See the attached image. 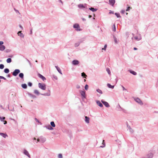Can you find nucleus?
Segmentation results:
<instances>
[{
	"mask_svg": "<svg viewBox=\"0 0 158 158\" xmlns=\"http://www.w3.org/2000/svg\"><path fill=\"white\" fill-rule=\"evenodd\" d=\"M38 86L42 89L44 90L46 89V85L44 84L40 83L38 84Z\"/></svg>",
	"mask_w": 158,
	"mask_h": 158,
	"instance_id": "nucleus-1",
	"label": "nucleus"
},
{
	"mask_svg": "<svg viewBox=\"0 0 158 158\" xmlns=\"http://www.w3.org/2000/svg\"><path fill=\"white\" fill-rule=\"evenodd\" d=\"M73 27L76 29V30L77 31H81V29L80 28V26L78 24H75L73 25Z\"/></svg>",
	"mask_w": 158,
	"mask_h": 158,
	"instance_id": "nucleus-2",
	"label": "nucleus"
},
{
	"mask_svg": "<svg viewBox=\"0 0 158 158\" xmlns=\"http://www.w3.org/2000/svg\"><path fill=\"white\" fill-rule=\"evenodd\" d=\"M20 72V71L19 69H16L13 73L12 74L14 76H16Z\"/></svg>",
	"mask_w": 158,
	"mask_h": 158,
	"instance_id": "nucleus-3",
	"label": "nucleus"
},
{
	"mask_svg": "<svg viewBox=\"0 0 158 158\" xmlns=\"http://www.w3.org/2000/svg\"><path fill=\"white\" fill-rule=\"evenodd\" d=\"M72 64L73 65H78L79 63V61L77 60H74L72 62Z\"/></svg>",
	"mask_w": 158,
	"mask_h": 158,
	"instance_id": "nucleus-4",
	"label": "nucleus"
},
{
	"mask_svg": "<svg viewBox=\"0 0 158 158\" xmlns=\"http://www.w3.org/2000/svg\"><path fill=\"white\" fill-rule=\"evenodd\" d=\"M109 4L112 6H114V4L115 3V0H109Z\"/></svg>",
	"mask_w": 158,
	"mask_h": 158,
	"instance_id": "nucleus-5",
	"label": "nucleus"
},
{
	"mask_svg": "<svg viewBox=\"0 0 158 158\" xmlns=\"http://www.w3.org/2000/svg\"><path fill=\"white\" fill-rule=\"evenodd\" d=\"M135 101L138 103H139L140 104V105H143V103L141 101V100L138 98H137L136 99H135Z\"/></svg>",
	"mask_w": 158,
	"mask_h": 158,
	"instance_id": "nucleus-6",
	"label": "nucleus"
},
{
	"mask_svg": "<svg viewBox=\"0 0 158 158\" xmlns=\"http://www.w3.org/2000/svg\"><path fill=\"white\" fill-rule=\"evenodd\" d=\"M102 103L106 107H109L110 106L108 102L105 101H103L102 100L101 101Z\"/></svg>",
	"mask_w": 158,
	"mask_h": 158,
	"instance_id": "nucleus-7",
	"label": "nucleus"
},
{
	"mask_svg": "<svg viewBox=\"0 0 158 158\" xmlns=\"http://www.w3.org/2000/svg\"><path fill=\"white\" fill-rule=\"evenodd\" d=\"M80 92L81 94V95L84 98H85V92L81 90L80 91Z\"/></svg>",
	"mask_w": 158,
	"mask_h": 158,
	"instance_id": "nucleus-8",
	"label": "nucleus"
},
{
	"mask_svg": "<svg viewBox=\"0 0 158 158\" xmlns=\"http://www.w3.org/2000/svg\"><path fill=\"white\" fill-rule=\"evenodd\" d=\"M24 154L27 156L29 157L30 158V156L29 155L28 152L26 150H24Z\"/></svg>",
	"mask_w": 158,
	"mask_h": 158,
	"instance_id": "nucleus-9",
	"label": "nucleus"
},
{
	"mask_svg": "<svg viewBox=\"0 0 158 158\" xmlns=\"http://www.w3.org/2000/svg\"><path fill=\"white\" fill-rule=\"evenodd\" d=\"M85 121L86 122V123H89V118L88 117L85 116Z\"/></svg>",
	"mask_w": 158,
	"mask_h": 158,
	"instance_id": "nucleus-10",
	"label": "nucleus"
},
{
	"mask_svg": "<svg viewBox=\"0 0 158 158\" xmlns=\"http://www.w3.org/2000/svg\"><path fill=\"white\" fill-rule=\"evenodd\" d=\"M38 76L39 77L41 78L43 81H44L45 80H46V78L40 74H38Z\"/></svg>",
	"mask_w": 158,
	"mask_h": 158,
	"instance_id": "nucleus-11",
	"label": "nucleus"
},
{
	"mask_svg": "<svg viewBox=\"0 0 158 158\" xmlns=\"http://www.w3.org/2000/svg\"><path fill=\"white\" fill-rule=\"evenodd\" d=\"M21 32L22 31H19L18 33V34L20 37L22 38H23L24 37V35L21 33Z\"/></svg>",
	"mask_w": 158,
	"mask_h": 158,
	"instance_id": "nucleus-12",
	"label": "nucleus"
},
{
	"mask_svg": "<svg viewBox=\"0 0 158 158\" xmlns=\"http://www.w3.org/2000/svg\"><path fill=\"white\" fill-rule=\"evenodd\" d=\"M5 46L3 45H0V50L3 51L5 49Z\"/></svg>",
	"mask_w": 158,
	"mask_h": 158,
	"instance_id": "nucleus-13",
	"label": "nucleus"
},
{
	"mask_svg": "<svg viewBox=\"0 0 158 158\" xmlns=\"http://www.w3.org/2000/svg\"><path fill=\"white\" fill-rule=\"evenodd\" d=\"M97 103L100 107H102L103 106V105L99 101H97Z\"/></svg>",
	"mask_w": 158,
	"mask_h": 158,
	"instance_id": "nucleus-14",
	"label": "nucleus"
},
{
	"mask_svg": "<svg viewBox=\"0 0 158 158\" xmlns=\"http://www.w3.org/2000/svg\"><path fill=\"white\" fill-rule=\"evenodd\" d=\"M107 86L110 88L113 89L114 87V85H111L110 84L108 83L107 84Z\"/></svg>",
	"mask_w": 158,
	"mask_h": 158,
	"instance_id": "nucleus-15",
	"label": "nucleus"
},
{
	"mask_svg": "<svg viewBox=\"0 0 158 158\" xmlns=\"http://www.w3.org/2000/svg\"><path fill=\"white\" fill-rule=\"evenodd\" d=\"M56 69H57V71H58V72L60 73L61 74H62L61 72V71L60 69V68H59V67H58V66H56Z\"/></svg>",
	"mask_w": 158,
	"mask_h": 158,
	"instance_id": "nucleus-16",
	"label": "nucleus"
},
{
	"mask_svg": "<svg viewBox=\"0 0 158 158\" xmlns=\"http://www.w3.org/2000/svg\"><path fill=\"white\" fill-rule=\"evenodd\" d=\"M78 7L79 8H85V6H83V5L82 4H80L79 5H78Z\"/></svg>",
	"mask_w": 158,
	"mask_h": 158,
	"instance_id": "nucleus-17",
	"label": "nucleus"
},
{
	"mask_svg": "<svg viewBox=\"0 0 158 158\" xmlns=\"http://www.w3.org/2000/svg\"><path fill=\"white\" fill-rule=\"evenodd\" d=\"M11 59L10 58H9L7 59L6 62L8 63H10L11 62Z\"/></svg>",
	"mask_w": 158,
	"mask_h": 158,
	"instance_id": "nucleus-18",
	"label": "nucleus"
},
{
	"mask_svg": "<svg viewBox=\"0 0 158 158\" xmlns=\"http://www.w3.org/2000/svg\"><path fill=\"white\" fill-rule=\"evenodd\" d=\"M22 86L23 88L24 89H26L27 88V85L26 84H22Z\"/></svg>",
	"mask_w": 158,
	"mask_h": 158,
	"instance_id": "nucleus-19",
	"label": "nucleus"
},
{
	"mask_svg": "<svg viewBox=\"0 0 158 158\" xmlns=\"http://www.w3.org/2000/svg\"><path fill=\"white\" fill-rule=\"evenodd\" d=\"M51 125L52 127H55V125L54 123L53 122H51Z\"/></svg>",
	"mask_w": 158,
	"mask_h": 158,
	"instance_id": "nucleus-20",
	"label": "nucleus"
},
{
	"mask_svg": "<svg viewBox=\"0 0 158 158\" xmlns=\"http://www.w3.org/2000/svg\"><path fill=\"white\" fill-rule=\"evenodd\" d=\"M19 77L22 78H23V74L22 73H19Z\"/></svg>",
	"mask_w": 158,
	"mask_h": 158,
	"instance_id": "nucleus-21",
	"label": "nucleus"
},
{
	"mask_svg": "<svg viewBox=\"0 0 158 158\" xmlns=\"http://www.w3.org/2000/svg\"><path fill=\"white\" fill-rule=\"evenodd\" d=\"M5 73H8L9 72V70L8 69H6L4 70Z\"/></svg>",
	"mask_w": 158,
	"mask_h": 158,
	"instance_id": "nucleus-22",
	"label": "nucleus"
},
{
	"mask_svg": "<svg viewBox=\"0 0 158 158\" xmlns=\"http://www.w3.org/2000/svg\"><path fill=\"white\" fill-rule=\"evenodd\" d=\"M81 76L84 77L85 78H86V77H87V75H86L85 74L84 72L81 73Z\"/></svg>",
	"mask_w": 158,
	"mask_h": 158,
	"instance_id": "nucleus-23",
	"label": "nucleus"
},
{
	"mask_svg": "<svg viewBox=\"0 0 158 158\" xmlns=\"http://www.w3.org/2000/svg\"><path fill=\"white\" fill-rule=\"evenodd\" d=\"M89 9L91 10L93 12L97 10L96 9H95L94 8L91 7V8H89Z\"/></svg>",
	"mask_w": 158,
	"mask_h": 158,
	"instance_id": "nucleus-24",
	"label": "nucleus"
},
{
	"mask_svg": "<svg viewBox=\"0 0 158 158\" xmlns=\"http://www.w3.org/2000/svg\"><path fill=\"white\" fill-rule=\"evenodd\" d=\"M34 93L36 94H39V92L38 90H35L34 91Z\"/></svg>",
	"mask_w": 158,
	"mask_h": 158,
	"instance_id": "nucleus-25",
	"label": "nucleus"
},
{
	"mask_svg": "<svg viewBox=\"0 0 158 158\" xmlns=\"http://www.w3.org/2000/svg\"><path fill=\"white\" fill-rule=\"evenodd\" d=\"M130 73L132 74H133L134 75H136V73L135 72V71H130Z\"/></svg>",
	"mask_w": 158,
	"mask_h": 158,
	"instance_id": "nucleus-26",
	"label": "nucleus"
},
{
	"mask_svg": "<svg viewBox=\"0 0 158 158\" xmlns=\"http://www.w3.org/2000/svg\"><path fill=\"white\" fill-rule=\"evenodd\" d=\"M97 91L99 93L102 94V91L100 89H98L97 90Z\"/></svg>",
	"mask_w": 158,
	"mask_h": 158,
	"instance_id": "nucleus-27",
	"label": "nucleus"
},
{
	"mask_svg": "<svg viewBox=\"0 0 158 158\" xmlns=\"http://www.w3.org/2000/svg\"><path fill=\"white\" fill-rule=\"evenodd\" d=\"M88 87H89L88 85H86L85 86V89L86 90H88Z\"/></svg>",
	"mask_w": 158,
	"mask_h": 158,
	"instance_id": "nucleus-28",
	"label": "nucleus"
},
{
	"mask_svg": "<svg viewBox=\"0 0 158 158\" xmlns=\"http://www.w3.org/2000/svg\"><path fill=\"white\" fill-rule=\"evenodd\" d=\"M102 144H103L104 145L103 146H101V147H102V148H103L105 146V143L104 142V140H103V142H102Z\"/></svg>",
	"mask_w": 158,
	"mask_h": 158,
	"instance_id": "nucleus-29",
	"label": "nucleus"
},
{
	"mask_svg": "<svg viewBox=\"0 0 158 158\" xmlns=\"http://www.w3.org/2000/svg\"><path fill=\"white\" fill-rule=\"evenodd\" d=\"M106 71L109 74H110V70L108 68L106 69Z\"/></svg>",
	"mask_w": 158,
	"mask_h": 158,
	"instance_id": "nucleus-30",
	"label": "nucleus"
},
{
	"mask_svg": "<svg viewBox=\"0 0 158 158\" xmlns=\"http://www.w3.org/2000/svg\"><path fill=\"white\" fill-rule=\"evenodd\" d=\"M4 67V65L2 64H0V69H3Z\"/></svg>",
	"mask_w": 158,
	"mask_h": 158,
	"instance_id": "nucleus-31",
	"label": "nucleus"
},
{
	"mask_svg": "<svg viewBox=\"0 0 158 158\" xmlns=\"http://www.w3.org/2000/svg\"><path fill=\"white\" fill-rule=\"evenodd\" d=\"M5 117H3V118L0 117V119L2 121H4V120L5 119Z\"/></svg>",
	"mask_w": 158,
	"mask_h": 158,
	"instance_id": "nucleus-32",
	"label": "nucleus"
},
{
	"mask_svg": "<svg viewBox=\"0 0 158 158\" xmlns=\"http://www.w3.org/2000/svg\"><path fill=\"white\" fill-rule=\"evenodd\" d=\"M115 15L117 16V17H120V15L119 14L117 13H115Z\"/></svg>",
	"mask_w": 158,
	"mask_h": 158,
	"instance_id": "nucleus-33",
	"label": "nucleus"
},
{
	"mask_svg": "<svg viewBox=\"0 0 158 158\" xmlns=\"http://www.w3.org/2000/svg\"><path fill=\"white\" fill-rule=\"evenodd\" d=\"M48 128L49 130H52L53 129V128L51 127L50 126H48Z\"/></svg>",
	"mask_w": 158,
	"mask_h": 158,
	"instance_id": "nucleus-34",
	"label": "nucleus"
},
{
	"mask_svg": "<svg viewBox=\"0 0 158 158\" xmlns=\"http://www.w3.org/2000/svg\"><path fill=\"white\" fill-rule=\"evenodd\" d=\"M58 157L59 158H62V154H59L58 155Z\"/></svg>",
	"mask_w": 158,
	"mask_h": 158,
	"instance_id": "nucleus-35",
	"label": "nucleus"
},
{
	"mask_svg": "<svg viewBox=\"0 0 158 158\" xmlns=\"http://www.w3.org/2000/svg\"><path fill=\"white\" fill-rule=\"evenodd\" d=\"M114 40L115 43L117 44L118 43V41L117 40V39L115 37H114Z\"/></svg>",
	"mask_w": 158,
	"mask_h": 158,
	"instance_id": "nucleus-36",
	"label": "nucleus"
},
{
	"mask_svg": "<svg viewBox=\"0 0 158 158\" xmlns=\"http://www.w3.org/2000/svg\"><path fill=\"white\" fill-rule=\"evenodd\" d=\"M106 47H107V45L106 44L105 45L104 48H102V50H106Z\"/></svg>",
	"mask_w": 158,
	"mask_h": 158,
	"instance_id": "nucleus-37",
	"label": "nucleus"
},
{
	"mask_svg": "<svg viewBox=\"0 0 158 158\" xmlns=\"http://www.w3.org/2000/svg\"><path fill=\"white\" fill-rule=\"evenodd\" d=\"M0 78L2 79L5 80H6V78L2 76H0Z\"/></svg>",
	"mask_w": 158,
	"mask_h": 158,
	"instance_id": "nucleus-38",
	"label": "nucleus"
},
{
	"mask_svg": "<svg viewBox=\"0 0 158 158\" xmlns=\"http://www.w3.org/2000/svg\"><path fill=\"white\" fill-rule=\"evenodd\" d=\"M114 28H113V31H116V28H115V24L114 25Z\"/></svg>",
	"mask_w": 158,
	"mask_h": 158,
	"instance_id": "nucleus-39",
	"label": "nucleus"
},
{
	"mask_svg": "<svg viewBox=\"0 0 158 158\" xmlns=\"http://www.w3.org/2000/svg\"><path fill=\"white\" fill-rule=\"evenodd\" d=\"M2 136L4 138H5L7 136V135L5 134H4V135H2Z\"/></svg>",
	"mask_w": 158,
	"mask_h": 158,
	"instance_id": "nucleus-40",
	"label": "nucleus"
},
{
	"mask_svg": "<svg viewBox=\"0 0 158 158\" xmlns=\"http://www.w3.org/2000/svg\"><path fill=\"white\" fill-rule=\"evenodd\" d=\"M76 88H77V89H79L80 88V86L78 85H76Z\"/></svg>",
	"mask_w": 158,
	"mask_h": 158,
	"instance_id": "nucleus-41",
	"label": "nucleus"
},
{
	"mask_svg": "<svg viewBox=\"0 0 158 158\" xmlns=\"http://www.w3.org/2000/svg\"><path fill=\"white\" fill-rule=\"evenodd\" d=\"M28 85L29 86H31L32 85V83L31 82H29L28 83Z\"/></svg>",
	"mask_w": 158,
	"mask_h": 158,
	"instance_id": "nucleus-42",
	"label": "nucleus"
},
{
	"mask_svg": "<svg viewBox=\"0 0 158 158\" xmlns=\"http://www.w3.org/2000/svg\"><path fill=\"white\" fill-rule=\"evenodd\" d=\"M125 12V11L124 10H122L121 11V13L122 14H124Z\"/></svg>",
	"mask_w": 158,
	"mask_h": 158,
	"instance_id": "nucleus-43",
	"label": "nucleus"
},
{
	"mask_svg": "<svg viewBox=\"0 0 158 158\" xmlns=\"http://www.w3.org/2000/svg\"><path fill=\"white\" fill-rule=\"evenodd\" d=\"M3 41H0V45H2V44H3Z\"/></svg>",
	"mask_w": 158,
	"mask_h": 158,
	"instance_id": "nucleus-44",
	"label": "nucleus"
},
{
	"mask_svg": "<svg viewBox=\"0 0 158 158\" xmlns=\"http://www.w3.org/2000/svg\"><path fill=\"white\" fill-rule=\"evenodd\" d=\"M130 8V7L129 6L127 7V10H126L127 11L129 10Z\"/></svg>",
	"mask_w": 158,
	"mask_h": 158,
	"instance_id": "nucleus-45",
	"label": "nucleus"
},
{
	"mask_svg": "<svg viewBox=\"0 0 158 158\" xmlns=\"http://www.w3.org/2000/svg\"><path fill=\"white\" fill-rule=\"evenodd\" d=\"M3 122H4V124L7 123V121H3Z\"/></svg>",
	"mask_w": 158,
	"mask_h": 158,
	"instance_id": "nucleus-46",
	"label": "nucleus"
},
{
	"mask_svg": "<svg viewBox=\"0 0 158 158\" xmlns=\"http://www.w3.org/2000/svg\"><path fill=\"white\" fill-rule=\"evenodd\" d=\"M122 87L123 88V90H126V89H125V88L123 86H122Z\"/></svg>",
	"mask_w": 158,
	"mask_h": 158,
	"instance_id": "nucleus-47",
	"label": "nucleus"
},
{
	"mask_svg": "<svg viewBox=\"0 0 158 158\" xmlns=\"http://www.w3.org/2000/svg\"><path fill=\"white\" fill-rule=\"evenodd\" d=\"M35 120L36 122H39V121L36 118H35Z\"/></svg>",
	"mask_w": 158,
	"mask_h": 158,
	"instance_id": "nucleus-48",
	"label": "nucleus"
},
{
	"mask_svg": "<svg viewBox=\"0 0 158 158\" xmlns=\"http://www.w3.org/2000/svg\"><path fill=\"white\" fill-rule=\"evenodd\" d=\"M0 135H4V134L2 133H0Z\"/></svg>",
	"mask_w": 158,
	"mask_h": 158,
	"instance_id": "nucleus-49",
	"label": "nucleus"
},
{
	"mask_svg": "<svg viewBox=\"0 0 158 158\" xmlns=\"http://www.w3.org/2000/svg\"><path fill=\"white\" fill-rule=\"evenodd\" d=\"M134 50H137V48H134Z\"/></svg>",
	"mask_w": 158,
	"mask_h": 158,
	"instance_id": "nucleus-50",
	"label": "nucleus"
},
{
	"mask_svg": "<svg viewBox=\"0 0 158 158\" xmlns=\"http://www.w3.org/2000/svg\"><path fill=\"white\" fill-rule=\"evenodd\" d=\"M89 18H91L92 17V16L91 15H89Z\"/></svg>",
	"mask_w": 158,
	"mask_h": 158,
	"instance_id": "nucleus-51",
	"label": "nucleus"
},
{
	"mask_svg": "<svg viewBox=\"0 0 158 158\" xmlns=\"http://www.w3.org/2000/svg\"><path fill=\"white\" fill-rule=\"evenodd\" d=\"M37 141H38V142H39V141H40V139H37Z\"/></svg>",
	"mask_w": 158,
	"mask_h": 158,
	"instance_id": "nucleus-52",
	"label": "nucleus"
},
{
	"mask_svg": "<svg viewBox=\"0 0 158 158\" xmlns=\"http://www.w3.org/2000/svg\"><path fill=\"white\" fill-rule=\"evenodd\" d=\"M82 20H83V21H85V19H84V18H83L82 19Z\"/></svg>",
	"mask_w": 158,
	"mask_h": 158,
	"instance_id": "nucleus-53",
	"label": "nucleus"
},
{
	"mask_svg": "<svg viewBox=\"0 0 158 158\" xmlns=\"http://www.w3.org/2000/svg\"><path fill=\"white\" fill-rule=\"evenodd\" d=\"M19 27H20L22 29H23V27L22 26H21L20 25L19 26Z\"/></svg>",
	"mask_w": 158,
	"mask_h": 158,
	"instance_id": "nucleus-54",
	"label": "nucleus"
},
{
	"mask_svg": "<svg viewBox=\"0 0 158 158\" xmlns=\"http://www.w3.org/2000/svg\"><path fill=\"white\" fill-rule=\"evenodd\" d=\"M135 39L137 40V38L136 37H135Z\"/></svg>",
	"mask_w": 158,
	"mask_h": 158,
	"instance_id": "nucleus-55",
	"label": "nucleus"
},
{
	"mask_svg": "<svg viewBox=\"0 0 158 158\" xmlns=\"http://www.w3.org/2000/svg\"><path fill=\"white\" fill-rule=\"evenodd\" d=\"M34 140H36V138H34Z\"/></svg>",
	"mask_w": 158,
	"mask_h": 158,
	"instance_id": "nucleus-56",
	"label": "nucleus"
},
{
	"mask_svg": "<svg viewBox=\"0 0 158 158\" xmlns=\"http://www.w3.org/2000/svg\"><path fill=\"white\" fill-rule=\"evenodd\" d=\"M84 81H86L85 79H84Z\"/></svg>",
	"mask_w": 158,
	"mask_h": 158,
	"instance_id": "nucleus-57",
	"label": "nucleus"
},
{
	"mask_svg": "<svg viewBox=\"0 0 158 158\" xmlns=\"http://www.w3.org/2000/svg\"><path fill=\"white\" fill-rule=\"evenodd\" d=\"M128 14V13H126V15H127Z\"/></svg>",
	"mask_w": 158,
	"mask_h": 158,
	"instance_id": "nucleus-58",
	"label": "nucleus"
},
{
	"mask_svg": "<svg viewBox=\"0 0 158 158\" xmlns=\"http://www.w3.org/2000/svg\"><path fill=\"white\" fill-rule=\"evenodd\" d=\"M35 61H36V62H37V60H36Z\"/></svg>",
	"mask_w": 158,
	"mask_h": 158,
	"instance_id": "nucleus-59",
	"label": "nucleus"
},
{
	"mask_svg": "<svg viewBox=\"0 0 158 158\" xmlns=\"http://www.w3.org/2000/svg\"><path fill=\"white\" fill-rule=\"evenodd\" d=\"M1 82V80H0V82Z\"/></svg>",
	"mask_w": 158,
	"mask_h": 158,
	"instance_id": "nucleus-60",
	"label": "nucleus"
}]
</instances>
